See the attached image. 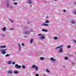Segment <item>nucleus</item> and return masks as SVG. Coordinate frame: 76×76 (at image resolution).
I'll return each mask as SVG.
<instances>
[{"mask_svg":"<svg viewBox=\"0 0 76 76\" xmlns=\"http://www.w3.org/2000/svg\"><path fill=\"white\" fill-rule=\"evenodd\" d=\"M31 69H34L35 68L36 69V71H37L38 70V67L37 66H36L35 65H33L31 66Z\"/></svg>","mask_w":76,"mask_h":76,"instance_id":"f257e3e1","label":"nucleus"},{"mask_svg":"<svg viewBox=\"0 0 76 76\" xmlns=\"http://www.w3.org/2000/svg\"><path fill=\"white\" fill-rule=\"evenodd\" d=\"M38 36H41L40 37V38L41 39H45V37L44 36L45 35L44 34H38Z\"/></svg>","mask_w":76,"mask_h":76,"instance_id":"f03ea898","label":"nucleus"},{"mask_svg":"<svg viewBox=\"0 0 76 76\" xmlns=\"http://www.w3.org/2000/svg\"><path fill=\"white\" fill-rule=\"evenodd\" d=\"M5 51H6V49L1 50H0V51L2 52V54H5L6 53V52Z\"/></svg>","mask_w":76,"mask_h":76,"instance_id":"7ed1b4c3","label":"nucleus"},{"mask_svg":"<svg viewBox=\"0 0 76 76\" xmlns=\"http://www.w3.org/2000/svg\"><path fill=\"white\" fill-rule=\"evenodd\" d=\"M15 67H16V68L17 69H20V68H21L22 67V66L20 65H19L18 64H16L15 65Z\"/></svg>","mask_w":76,"mask_h":76,"instance_id":"20e7f679","label":"nucleus"},{"mask_svg":"<svg viewBox=\"0 0 76 76\" xmlns=\"http://www.w3.org/2000/svg\"><path fill=\"white\" fill-rule=\"evenodd\" d=\"M41 26H48V24L46 23H43L41 24Z\"/></svg>","mask_w":76,"mask_h":76,"instance_id":"39448f33","label":"nucleus"},{"mask_svg":"<svg viewBox=\"0 0 76 76\" xmlns=\"http://www.w3.org/2000/svg\"><path fill=\"white\" fill-rule=\"evenodd\" d=\"M24 33L25 34H30V32L29 30H28L25 31Z\"/></svg>","mask_w":76,"mask_h":76,"instance_id":"423d86ee","label":"nucleus"},{"mask_svg":"<svg viewBox=\"0 0 76 76\" xmlns=\"http://www.w3.org/2000/svg\"><path fill=\"white\" fill-rule=\"evenodd\" d=\"M63 47V45H61V46H58L57 47H56L55 48V50H57L58 49L60 48H61V47Z\"/></svg>","mask_w":76,"mask_h":76,"instance_id":"0eeeda50","label":"nucleus"},{"mask_svg":"<svg viewBox=\"0 0 76 76\" xmlns=\"http://www.w3.org/2000/svg\"><path fill=\"white\" fill-rule=\"evenodd\" d=\"M50 60L52 61H56V60L54 59V58H51L50 59Z\"/></svg>","mask_w":76,"mask_h":76,"instance_id":"6e6552de","label":"nucleus"},{"mask_svg":"<svg viewBox=\"0 0 76 76\" xmlns=\"http://www.w3.org/2000/svg\"><path fill=\"white\" fill-rule=\"evenodd\" d=\"M33 2H32V0H28V4H32Z\"/></svg>","mask_w":76,"mask_h":76,"instance_id":"1a4fd4ad","label":"nucleus"},{"mask_svg":"<svg viewBox=\"0 0 76 76\" xmlns=\"http://www.w3.org/2000/svg\"><path fill=\"white\" fill-rule=\"evenodd\" d=\"M6 48V45H3V46H0V48Z\"/></svg>","mask_w":76,"mask_h":76,"instance_id":"9d476101","label":"nucleus"},{"mask_svg":"<svg viewBox=\"0 0 76 76\" xmlns=\"http://www.w3.org/2000/svg\"><path fill=\"white\" fill-rule=\"evenodd\" d=\"M6 30V27H4L2 28V31L4 32H5Z\"/></svg>","mask_w":76,"mask_h":76,"instance_id":"9b49d317","label":"nucleus"},{"mask_svg":"<svg viewBox=\"0 0 76 76\" xmlns=\"http://www.w3.org/2000/svg\"><path fill=\"white\" fill-rule=\"evenodd\" d=\"M6 6L7 7H9V3L8 1H7L6 3Z\"/></svg>","mask_w":76,"mask_h":76,"instance_id":"f8f14e48","label":"nucleus"},{"mask_svg":"<svg viewBox=\"0 0 76 76\" xmlns=\"http://www.w3.org/2000/svg\"><path fill=\"white\" fill-rule=\"evenodd\" d=\"M42 32H46L48 31V30H47V29L45 30L44 29H43L42 30Z\"/></svg>","mask_w":76,"mask_h":76,"instance_id":"ddd939ff","label":"nucleus"},{"mask_svg":"<svg viewBox=\"0 0 76 76\" xmlns=\"http://www.w3.org/2000/svg\"><path fill=\"white\" fill-rule=\"evenodd\" d=\"M59 51V52L60 53H62V52L63 51V49H62V48H60Z\"/></svg>","mask_w":76,"mask_h":76,"instance_id":"4468645a","label":"nucleus"},{"mask_svg":"<svg viewBox=\"0 0 76 76\" xmlns=\"http://www.w3.org/2000/svg\"><path fill=\"white\" fill-rule=\"evenodd\" d=\"M8 73L9 74H12L13 73V72L10 70H9L8 72Z\"/></svg>","mask_w":76,"mask_h":76,"instance_id":"2eb2a0df","label":"nucleus"},{"mask_svg":"<svg viewBox=\"0 0 76 76\" xmlns=\"http://www.w3.org/2000/svg\"><path fill=\"white\" fill-rule=\"evenodd\" d=\"M10 55H11V54H7L5 56V57H9Z\"/></svg>","mask_w":76,"mask_h":76,"instance_id":"dca6fc26","label":"nucleus"},{"mask_svg":"<svg viewBox=\"0 0 76 76\" xmlns=\"http://www.w3.org/2000/svg\"><path fill=\"white\" fill-rule=\"evenodd\" d=\"M7 63H8V64H11L12 63V61H9L7 62Z\"/></svg>","mask_w":76,"mask_h":76,"instance_id":"f3484780","label":"nucleus"},{"mask_svg":"<svg viewBox=\"0 0 76 76\" xmlns=\"http://www.w3.org/2000/svg\"><path fill=\"white\" fill-rule=\"evenodd\" d=\"M14 74H18V71H15L14 72Z\"/></svg>","mask_w":76,"mask_h":76,"instance_id":"a211bd4d","label":"nucleus"},{"mask_svg":"<svg viewBox=\"0 0 76 76\" xmlns=\"http://www.w3.org/2000/svg\"><path fill=\"white\" fill-rule=\"evenodd\" d=\"M40 60H44V58L43 57H41L40 58Z\"/></svg>","mask_w":76,"mask_h":76,"instance_id":"6ab92c4d","label":"nucleus"},{"mask_svg":"<svg viewBox=\"0 0 76 76\" xmlns=\"http://www.w3.org/2000/svg\"><path fill=\"white\" fill-rule=\"evenodd\" d=\"M45 23H49V20H46L45 21Z\"/></svg>","mask_w":76,"mask_h":76,"instance_id":"aec40b11","label":"nucleus"},{"mask_svg":"<svg viewBox=\"0 0 76 76\" xmlns=\"http://www.w3.org/2000/svg\"><path fill=\"white\" fill-rule=\"evenodd\" d=\"M71 22L72 24H74V23H75V21H73V20H72Z\"/></svg>","mask_w":76,"mask_h":76,"instance_id":"412c9836","label":"nucleus"},{"mask_svg":"<svg viewBox=\"0 0 76 76\" xmlns=\"http://www.w3.org/2000/svg\"><path fill=\"white\" fill-rule=\"evenodd\" d=\"M32 42H33V39H31L30 40V43L31 44H32Z\"/></svg>","mask_w":76,"mask_h":76,"instance_id":"4be33fe9","label":"nucleus"},{"mask_svg":"<svg viewBox=\"0 0 76 76\" xmlns=\"http://www.w3.org/2000/svg\"><path fill=\"white\" fill-rule=\"evenodd\" d=\"M22 67L23 69H25L26 68L25 66L23 65H22Z\"/></svg>","mask_w":76,"mask_h":76,"instance_id":"5701e85b","label":"nucleus"},{"mask_svg":"<svg viewBox=\"0 0 76 76\" xmlns=\"http://www.w3.org/2000/svg\"><path fill=\"white\" fill-rule=\"evenodd\" d=\"M46 72H47V73H50V71L48 70V69H46Z\"/></svg>","mask_w":76,"mask_h":76,"instance_id":"b1692460","label":"nucleus"},{"mask_svg":"<svg viewBox=\"0 0 76 76\" xmlns=\"http://www.w3.org/2000/svg\"><path fill=\"white\" fill-rule=\"evenodd\" d=\"M13 4H14V5H17V4H18V3L16 2H14Z\"/></svg>","mask_w":76,"mask_h":76,"instance_id":"393cba45","label":"nucleus"},{"mask_svg":"<svg viewBox=\"0 0 76 76\" xmlns=\"http://www.w3.org/2000/svg\"><path fill=\"white\" fill-rule=\"evenodd\" d=\"M74 14L76 15V10H75L73 12Z\"/></svg>","mask_w":76,"mask_h":76,"instance_id":"a878e982","label":"nucleus"},{"mask_svg":"<svg viewBox=\"0 0 76 76\" xmlns=\"http://www.w3.org/2000/svg\"><path fill=\"white\" fill-rule=\"evenodd\" d=\"M71 47V46L70 45H69L67 46V48H70Z\"/></svg>","mask_w":76,"mask_h":76,"instance_id":"bb28decb","label":"nucleus"},{"mask_svg":"<svg viewBox=\"0 0 76 76\" xmlns=\"http://www.w3.org/2000/svg\"><path fill=\"white\" fill-rule=\"evenodd\" d=\"M68 58L67 57H65L64 58V59L65 60H68Z\"/></svg>","mask_w":76,"mask_h":76,"instance_id":"cd10ccee","label":"nucleus"},{"mask_svg":"<svg viewBox=\"0 0 76 76\" xmlns=\"http://www.w3.org/2000/svg\"><path fill=\"white\" fill-rule=\"evenodd\" d=\"M9 20H10V21H11V22H12V23H13V20H12V19H10Z\"/></svg>","mask_w":76,"mask_h":76,"instance_id":"c85d7f7f","label":"nucleus"},{"mask_svg":"<svg viewBox=\"0 0 76 76\" xmlns=\"http://www.w3.org/2000/svg\"><path fill=\"white\" fill-rule=\"evenodd\" d=\"M10 9H13V6H10Z\"/></svg>","mask_w":76,"mask_h":76,"instance_id":"c756f323","label":"nucleus"},{"mask_svg":"<svg viewBox=\"0 0 76 76\" xmlns=\"http://www.w3.org/2000/svg\"><path fill=\"white\" fill-rule=\"evenodd\" d=\"M54 39H55V40H56L57 39V37H54Z\"/></svg>","mask_w":76,"mask_h":76,"instance_id":"7c9ffc66","label":"nucleus"},{"mask_svg":"<svg viewBox=\"0 0 76 76\" xmlns=\"http://www.w3.org/2000/svg\"><path fill=\"white\" fill-rule=\"evenodd\" d=\"M14 29L13 28H10V30H11V31H12V30H13Z\"/></svg>","mask_w":76,"mask_h":76,"instance_id":"2f4dec72","label":"nucleus"},{"mask_svg":"<svg viewBox=\"0 0 76 76\" xmlns=\"http://www.w3.org/2000/svg\"><path fill=\"white\" fill-rule=\"evenodd\" d=\"M23 37H24V38H27V37H28V36H23Z\"/></svg>","mask_w":76,"mask_h":76,"instance_id":"473e14b6","label":"nucleus"},{"mask_svg":"<svg viewBox=\"0 0 76 76\" xmlns=\"http://www.w3.org/2000/svg\"><path fill=\"white\" fill-rule=\"evenodd\" d=\"M73 41L75 43H76V40H73Z\"/></svg>","mask_w":76,"mask_h":76,"instance_id":"72a5a7b5","label":"nucleus"},{"mask_svg":"<svg viewBox=\"0 0 76 76\" xmlns=\"http://www.w3.org/2000/svg\"><path fill=\"white\" fill-rule=\"evenodd\" d=\"M63 11L64 12H66V10H63Z\"/></svg>","mask_w":76,"mask_h":76,"instance_id":"f704fd0d","label":"nucleus"},{"mask_svg":"<svg viewBox=\"0 0 76 76\" xmlns=\"http://www.w3.org/2000/svg\"><path fill=\"white\" fill-rule=\"evenodd\" d=\"M22 46H25V45L24 44V43H22Z\"/></svg>","mask_w":76,"mask_h":76,"instance_id":"c9c22d12","label":"nucleus"},{"mask_svg":"<svg viewBox=\"0 0 76 76\" xmlns=\"http://www.w3.org/2000/svg\"><path fill=\"white\" fill-rule=\"evenodd\" d=\"M12 64H15V62L14 61L12 63Z\"/></svg>","mask_w":76,"mask_h":76,"instance_id":"e433bc0d","label":"nucleus"},{"mask_svg":"<svg viewBox=\"0 0 76 76\" xmlns=\"http://www.w3.org/2000/svg\"><path fill=\"white\" fill-rule=\"evenodd\" d=\"M21 48V47H19V49H18V50H19V51H20V49Z\"/></svg>","mask_w":76,"mask_h":76,"instance_id":"4c0bfd02","label":"nucleus"},{"mask_svg":"<svg viewBox=\"0 0 76 76\" xmlns=\"http://www.w3.org/2000/svg\"><path fill=\"white\" fill-rule=\"evenodd\" d=\"M36 76H39V74H37L36 75Z\"/></svg>","mask_w":76,"mask_h":76,"instance_id":"58836bf2","label":"nucleus"},{"mask_svg":"<svg viewBox=\"0 0 76 76\" xmlns=\"http://www.w3.org/2000/svg\"><path fill=\"white\" fill-rule=\"evenodd\" d=\"M75 63L73 62V63H72V64H73V65H74L75 64Z\"/></svg>","mask_w":76,"mask_h":76,"instance_id":"ea45409f","label":"nucleus"},{"mask_svg":"<svg viewBox=\"0 0 76 76\" xmlns=\"http://www.w3.org/2000/svg\"><path fill=\"white\" fill-rule=\"evenodd\" d=\"M18 46H19V47H21V46H20V44H18Z\"/></svg>","mask_w":76,"mask_h":76,"instance_id":"a19ab883","label":"nucleus"},{"mask_svg":"<svg viewBox=\"0 0 76 76\" xmlns=\"http://www.w3.org/2000/svg\"><path fill=\"white\" fill-rule=\"evenodd\" d=\"M27 29V27L24 28V29Z\"/></svg>","mask_w":76,"mask_h":76,"instance_id":"79ce46f5","label":"nucleus"},{"mask_svg":"<svg viewBox=\"0 0 76 76\" xmlns=\"http://www.w3.org/2000/svg\"><path fill=\"white\" fill-rule=\"evenodd\" d=\"M30 31H31V32H32V31H33V30H30Z\"/></svg>","mask_w":76,"mask_h":76,"instance_id":"37998d69","label":"nucleus"},{"mask_svg":"<svg viewBox=\"0 0 76 76\" xmlns=\"http://www.w3.org/2000/svg\"><path fill=\"white\" fill-rule=\"evenodd\" d=\"M2 36H3V37H4V34H2Z\"/></svg>","mask_w":76,"mask_h":76,"instance_id":"c03bdc74","label":"nucleus"},{"mask_svg":"<svg viewBox=\"0 0 76 76\" xmlns=\"http://www.w3.org/2000/svg\"><path fill=\"white\" fill-rule=\"evenodd\" d=\"M29 22H28V24H29Z\"/></svg>","mask_w":76,"mask_h":76,"instance_id":"a18cd8bd","label":"nucleus"},{"mask_svg":"<svg viewBox=\"0 0 76 76\" xmlns=\"http://www.w3.org/2000/svg\"><path fill=\"white\" fill-rule=\"evenodd\" d=\"M30 7H32V5H30Z\"/></svg>","mask_w":76,"mask_h":76,"instance_id":"49530a36","label":"nucleus"},{"mask_svg":"<svg viewBox=\"0 0 76 76\" xmlns=\"http://www.w3.org/2000/svg\"><path fill=\"white\" fill-rule=\"evenodd\" d=\"M46 18H48V16H47V17H46Z\"/></svg>","mask_w":76,"mask_h":76,"instance_id":"de8ad7c7","label":"nucleus"},{"mask_svg":"<svg viewBox=\"0 0 76 76\" xmlns=\"http://www.w3.org/2000/svg\"><path fill=\"white\" fill-rule=\"evenodd\" d=\"M56 0H54V1H56Z\"/></svg>","mask_w":76,"mask_h":76,"instance_id":"09e8293b","label":"nucleus"},{"mask_svg":"<svg viewBox=\"0 0 76 76\" xmlns=\"http://www.w3.org/2000/svg\"><path fill=\"white\" fill-rule=\"evenodd\" d=\"M63 67H65V66H63Z\"/></svg>","mask_w":76,"mask_h":76,"instance_id":"8fccbe9b","label":"nucleus"},{"mask_svg":"<svg viewBox=\"0 0 76 76\" xmlns=\"http://www.w3.org/2000/svg\"><path fill=\"white\" fill-rule=\"evenodd\" d=\"M75 54H76V53H75Z\"/></svg>","mask_w":76,"mask_h":76,"instance_id":"3c124183","label":"nucleus"}]
</instances>
